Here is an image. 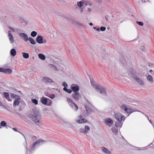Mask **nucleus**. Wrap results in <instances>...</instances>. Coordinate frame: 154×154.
Listing matches in <instances>:
<instances>
[{"label":"nucleus","mask_w":154,"mask_h":154,"mask_svg":"<svg viewBox=\"0 0 154 154\" xmlns=\"http://www.w3.org/2000/svg\"><path fill=\"white\" fill-rule=\"evenodd\" d=\"M28 116L37 125L40 126L41 125L40 115L38 112L32 109L28 112Z\"/></svg>","instance_id":"f257e3e1"},{"label":"nucleus","mask_w":154,"mask_h":154,"mask_svg":"<svg viewBox=\"0 0 154 154\" xmlns=\"http://www.w3.org/2000/svg\"><path fill=\"white\" fill-rule=\"evenodd\" d=\"M90 80L91 85L97 92H100L103 96H106L107 95L106 89L104 86L98 84H94L93 81L90 78Z\"/></svg>","instance_id":"f03ea898"},{"label":"nucleus","mask_w":154,"mask_h":154,"mask_svg":"<svg viewBox=\"0 0 154 154\" xmlns=\"http://www.w3.org/2000/svg\"><path fill=\"white\" fill-rule=\"evenodd\" d=\"M44 140H38L35 143H33L32 146H31L29 149H28V150L29 151H34L36 148L38 147L40 145L43 144Z\"/></svg>","instance_id":"7ed1b4c3"},{"label":"nucleus","mask_w":154,"mask_h":154,"mask_svg":"<svg viewBox=\"0 0 154 154\" xmlns=\"http://www.w3.org/2000/svg\"><path fill=\"white\" fill-rule=\"evenodd\" d=\"M87 115H85V116H87L88 115L90 114L91 112L94 111L93 106L92 104L89 102H88L85 105Z\"/></svg>","instance_id":"20e7f679"},{"label":"nucleus","mask_w":154,"mask_h":154,"mask_svg":"<svg viewBox=\"0 0 154 154\" xmlns=\"http://www.w3.org/2000/svg\"><path fill=\"white\" fill-rule=\"evenodd\" d=\"M67 101L69 106L74 110L76 111L78 109L77 105L73 102L72 100L68 97H67Z\"/></svg>","instance_id":"39448f33"},{"label":"nucleus","mask_w":154,"mask_h":154,"mask_svg":"<svg viewBox=\"0 0 154 154\" xmlns=\"http://www.w3.org/2000/svg\"><path fill=\"white\" fill-rule=\"evenodd\" d=\"M121 109L127 113L128 114V116L131 113L135 111L134 109H131L130 107L127 106L125 105H122L120 106Z\"/></svg>","instance_id":"423d86ee"},{"label":"nucleus","mask_w":154,"mask_h":154,"mask_svg":"<svg viewBox=\"0 0 154 154\" xmlns=\"http://www.w3.org/2000/svg\"><path fill=\"white\" fill-rule=\"evenodd\" d=\"M40 101L43 104L47 106H50L51 104V100L45 97H42Z\"/></svg>","instance_id":"0eeeda50"},{"label":"nucleus","mask_w":154,"mask_h":154,"mask_svg":"<svg viewBox=\"0 0 154 154\" xmlns=\"http://www.w3.org/2000/svg\"><path fill=\"white\" fill-rule=\"evenodd\" d=\"M90 127L87 125H85L84 128H80L79 129V131L81 133L85 134H87L90 130Z\"/></svg>","instance_id":"6e6552de"},{"label":"nucleus","mask_w":154,"mask_h":154,"mask_svg":"<svg viewBox=\"0 0 154 154\" xmlns=\"http://www.w3.org/2000/svg\"><path fill=\"white\" fill-rule=\"evenodd\" d=\"M115 116L117 120L124 121L125 119V116L119 112L116 114Z\"/></svg>","instance_id":"1a4fd4ad"},{"label":"nucleus","mask_w":154,"mask_h":154,"mask_svg":"<svg viewBox=\"0 0 154 154\" xmlns=\"http://www.w3.org/2000/svg\"><path fill=\"white\" fill-rule=\"evenodd\" d=\"M71 90L74 92H78L79 90V86L77 84H72L71 86Z\"/></svg>","instance_id":"9d476101"},{"label":"nucleus","mask_w":154,"mask_h":154,"mask_svg":"<svg viewBox=\"0 0 154 154\" xmlns=\"http://www.w3.org/2000/svg\"><path fill=\"white\" fill-rule=\"evenodd\" d=\"M104 123L109 127L112 126L113 124V121L109 118L104 120Z\"/></svg>","instance_id":"9b49d317"},{"label":"nucleus","mask_w":154,"mask_h":154,"mask_svg":"<svg viewBox=\"0 0 154 154\" xmlns=\"http://www.w3.org/2000/svg\"><path fill=\"white\" fill-rule=\"evenodd\" d=\"M72 97L75 100H78L81 97V95L78 92H74L72 94Z\"/></svg>","instance_id":"f8f14e48"},{"label":"nucleus","mask_w":154,"mask_h":154,"mask_svg":"<svg viewBox=\"0 0 154 154\" xmlns=\"http://www.w3.org/2000/svg\"><path fill=\"white\" fill-rule=\"evenodd\" d=\"M79 119L76 120V121L79 123H82L84 122H87L88 121L87 119H85L81 115L79 116Z\"/></svg>","instance_id":"ddd939ff"},{"label":"nucleus","mask_w":154,"mask_h":154,"mask_svg":"<svg viewBox=\"0 0 154 154\" xmlns=\"http://www.w3.org/2000/svg\"><path fill=\"white\" fill-rule=\"evenodd\" d=\"M0 72L6 74H10L12 72V70L10 68L4 69L0 68Z\"/></svg>","instance_id":"4468645a"},{"label":"nucleus","mask_w":154,"mask_h":154,"mask_svg":"<svg viewBox=\"0 0 154 154\" xmlns=\"http://www.w3.org/2000/svg\"><path fill=\"white\" fill-rule=\"evenodd\" d=\"M43 80L44 82L46 83H52L53 82V81L51 79L46 77H44L43 78Z\"/></svg>","instance_id":"2eb2a0df"},{"label":"nucleus","mask_w":154,"mask_h":154,"mask_svg":"<svg viewBox=\"0 0 154 154\" xmlns=\"http://www.w3.org/2000/svg\"><path fill=\"white\" fill-rule=\"evenodd\" d=\"M20 38H28L27 35L24 33H20L19 34ZM29 38H32L31 37H29Z\"/></svg>","instance_id":"dca6fc26"},{"label":"nucleus","mask_w":154,"mask_h":154,"mask_svg":"<svg viewBox=\"0 0 154 154\" xmlns=\"http://www.w3.org/2000/svg\"><path fill=\"white\" fill-rule=\"evenodd\" d=\"M101 149L106 154H111V152L109 150L105 147H101Z\"/></svg>","instance_id":"f3484780"},{"label":"nucleus","mask_w":154,"mask_h":154,"mask_svg":"<svg viewBox=\"0 0 154 154\" xmlns=\"http://www.w3.org/2000/svg\"><path fill=\"white\" fill-rule=\"evenodd\" d=\"M134 79H135L140 85H143L144 84L143 81L138 78L134 77Z\"/></svg>","instance_id":"a211bd4d"},{"label":"nucleus","mask_w":154,"mask_h":154,"mask_svg":"<svg viewBox=\"0 0 154 154\" xmlns=\"http://www.w3.org/2000/svg\"><path fill=\"white\" fill-rule=\"evenodd\" d=\"M4 95L5 98L7 99L8 101H11V100L10 98L9 95L8 93L7 92H4Z\"/></svg>","instance_id":"6ab92c4d"},{"label":"nucleus","mask_w":154,"mask_h":154,"mask_svg":"<svg viewBox=\"0 0 154 154\" xmlns=\"http://www.w3.org/2000/svg\"><path fill=\"white\" fill-rule=\"evenodd\" d=\"M36 41L39 44H42L43 43H45L47 42L46 39H36Z\"/></svg>","instance_id":"aec40b11"},{"label":"nucleus","mask_w":154,"mask_h":154,"mask_svg":"<svg viewBox=\"0 0 154 154\" xmlns=\"http://www.w3.org/2000/svg\"><path fill=\"white\" fill-rule=\"evenodd\" d=\"M122 121H120V120H117V121L115 123V126L117 127H121L122 125Z\"/></svg>","instance_id":"412c9836"},{"label":"nucleus","mask_w":154,"mask_h":154,"mask_svg":"<svg viewBox=\"0 0 154 154\" xmlns=\"http://www.w3.org/2000/svg\"><path fill=\"white\" fill-rule=\"evenodd\" d=\"M10 43L13 45H15L17 44V42L14 39H9Z\"/></svg>","instance_id":"4be33fe9"},{"label":"nucleus","mask_w":154,"mask_h":154,"mask_svg":"<svg viewBox=\"0 0 154 154\" xmlns=\"http://www.w3.org/2000/svg\"><path fill=\"white\" fill-rule=\"evenodd\" d=\"M10 54L13 56H15L16 54V51L14 48L11 49L10 51Z\"/></svg>","instance_id":"5701e85b"},{"label":"nucleus","mask_w":154,"mask_h":154,"mask_svg":"<svg viewBox=\"0 0 154 154\" xmlns=\"http://www.w3.org/2000/svg\"><path fill=\"white\" fill-rule=\"evenodd\" d=\"M25 42H27L28 40H29L30 42L32 45H35L36 42L34 39H24Z\"/></svg>","instance_id":"b1692460"},{"label":"nucleus","mask_w":154,"mask_h":154,"mask_svg":"<svg viewBox=\"0 0 154 154\" xmlns=\"http://www.w3.org/2000/svg\"><path fill=\"white\" fill-rule=\"evenodd\" d=\"M38 57L42 60H44L45 59V56L43 54L41 53L38 54Z\"/></svg>","instance_id":"393cba45"},{"label":"nucleus","mask_w":154,"mask_h":154,"mask_svg":"<svg viewBox=\"0 0 154 154\" xmlns=\"http://www.w3.org/2000/svg\"><path fill=\"white\" fill-rule=\"evenodd\" d=\"M23 56L24 58L27 59L29 57V55L28 53L25 52H22Z\"/></svg>","instance_id":"a878e982"},{"label":"nucleus","mask_w":154,"mask_h":154,"mask_svg":"<svg viewBox=\"0 0 154 154\" xmlns=\"http://www.w3.org/2000/svg\"><path fill=\"white\" fill-rule=\"evenodd\" d=\"M147 79L150 82L152 83L153 80L151 75H149L147 77Z\"/></svg>","instance_id":"bb28decb"},{"label":"nucleus","mask_w":154,"mask_h":154,"mask_svg":"<svg viewBox=\"0 0 154 154\" xmlns=\"http://www.w3.org/2000/svg\"><path fill=\"white\" fill-rule=\"evenodd\" d=\"M63 90L65 91L69 94H71L72 92V90L70 89H68L66 88H63Z\"/></svg>","instance_id":"cd10ccee"},{"label":"nucleus","mask_w":154,"mask_h":154,"mask_svg":"<svg viewBox=\"0 0 154 154\" xmlns=\"http://www.w3.org/2000/svg\"><path fill=\"white\" fill-rule=\"evenodd\" d=\"M111 130L112 132L115 134L118 133V129L112 127L111 128Z\"/></svg>","instance_id":"c85d7f7f"},{"label":"nucleus","mask_w":154,"mask_h":154,"mask_svg":"<svg viewBox=\"0 0 154 154\" xmlns=\"http://www.w3.org/2000/svg\"><path fill=\"white\" fill-rule=\"evenodd\" d=\"M20 103V102L17 100H15L13 103V106H16L18 105Z\"/></svg>","instance_id":"c756f323"},{"label":"nucleus","mask_w":154,"mask_h":154,"mask_svg":"<svg viewBox=\"0 0 154 154\" xmlns=\"http://www.w3.org/2000/svg\"><path fill=\"white\" fill-rule=\"evenodd\" d=\"M37 35V33L35 31H32L31 33V35L33 37H35Z\"/></svg>","instance_id":"7c9ffc66"},{"label":"nucleus","mask_w":154,"mask_h":154,"mask_svg":"<svg viewBox=\"0 0 154 154\" xmlns=\"http://www.w3.org/2000/svg\"><path fill=\"white\" fill-rule=\"evenodd\" d=\"M77 5L79 7H81L83 5V2L82 1L78 2L77 3Z\"/></svg>","instance_id":"2f4dec72"},{"label":"nucleus","mask_w":154,"mask_h":154,"mask_svg":"<svg viewBox=\"0 0 154 154\" xmlns=\"http://www.w3.org/2000/svg\"><path fill=\"white\" fill-rule=\"evenodd\" d=\"M0 124L1 126H2L3 127H5L7 123L5 121H2L1 122Z\"/></svg>","instance_id":"473e14b6"},{"label":"nucleus","mask_w":154,"mask_h":154,"mask_svg":"<svg viewBox=\"0 0 154 154\" xmlns=\"http://www.w3.org/2000/svg\"><path fill=\"white\" fill-rule=\"evenodd\" d=\"M32 102L34 103L35 105H37L38 104V101L35 99H32Z\"/></svg>","instance_id":"72a5a7b5"},{"label":"nucleus","mask_w":154,"mask_h":154,"mask_svg":"<svg viewBox=\"0 0 154 154\" xmlns=\"http://www.w3.org/2000/svg\"><path fill=\"white\" fill-rule=\"evenodd\" d=\"M49 66L51 68H54V70L55 71H57V68L56 66L52 64H50L49 65Z\"/></svg>","instance_id":"f704fd0d"},{"label":"nucleus","mask_w":154,"mask_h":154,"mask_svg":"<svg viewBox=\"0 0 154 154\" xmlns=\"http://www.w3.org/2000/svg\"><path fill=\"white\" fill-rule=\"evenodd\" d=\"M49 38V37H45L41 35H38L35 38Z\"/></svg>","instance_id":"c9c22d12"},{"label":"nucleus","mask_w":154,"mask_h":154,"mask_svg":"<svg viewBox=\"0 0 154 154\" xmlns=\"http://www.w3.org/2000/svg\"><path fill=\"white\" fill-rule=\"evenodd\" d=\"M8 37L9 38H13V36L11 34V31H8Z\"/></svg>","instance_id":"e433bc0d"},{"label":"nucleus","mask_w":154,"mask_h":154,"mask_svg":"<svg viewBox=\"0 0 154 154\" xmlns=\"http://www.w3.org/2000/svg\"><path fill=\"white\" fill-rule=\"evenodd\" d=\"M19 21L21 23H23L25 22V20L23 18L20 17L19 18Z\"/></svg>","instance_id":"4c0bfd02"},{"label":"nucleus","mask_w":154,"mask_h":154,"mask_svg":"<svg viewBox=\"0 0 154 154\" xmlns=\"http://www.w3.org/2000/svg\"><path fill=\"white\" fill-rule=\"evenodd\" d=\"M62 85L63 86H64V88H67L68 87V85L65 82H64L62 83Z\"/></svg>","instance_id":"58836bf2"},{"label":"nucleus","mask_w":154,"mask_h":154,"mask_svg":"<svg viewBox=\"0 0 154 154\" xmlns=\"http://www.w3.org/2000/svg\"><path fill=\"white\" fill-rule=\"evenodd\" d=\"M48 36H50V37L51 38H54V34L52 33H49L48 34Z\"/></svg>","instance_id":"ea45409f"},{"label":"nucleus","mask_w":154,"mask_h":154,"mask_svg":"<svg viewBox=\"0 0 154 154\" xmlns=\"http://www.w3.org/2000/svg\"><path fill=\"white\" fill-rule=\"evenodd\" d=\"M100 30L102 31H103L106 30V27L103 26H101L100 28Z\"/></svg>","instance_id":"a19ab883"},{"label":"nucleus","mask_w":154,"mask_h":154,"mask_svg":"<svg viewBox=\"0 0 154 154\" xmlns=\"http://www.w3.org/2000/svg\"><path fill=\"white\" fill-rule=\"evenodd\" d=\"M54 94H50L49 96H48L49 97V98L51 99H53L54 98Z\"/></svg>","instance_id":"79ce46f5"},{"label":"nucleus","mask_w":154,"mask_h":154,"mask_svg":"<svg viewBox=\"0 0 154 154\" xmlns=\"http://www.w3.org/2000/svg\"><path fill=\"white\" fill-rule=\"evenodd\" d=\"M137 24L139 25L142 26L143 25V23L142 22H138L137 21Z\"/></svg>","instance_id":"37998d69"},{"label":"nucleus","mask_w":154,"mask_h":154,"mask_svg":"<svg viewBox=\"0 0 154 154\" xmlns=\"http://www.w3.org/2000/svg\"><path fill=\"white\" fill-rule=\"evenodd\" d=\"M11 97L13 98H15L17 96V95H16V94H11Z\"/></svg>","instance_id":"c03bdc74"},{"label":"nucleus","mask_w":154,"mask_h":154,"mask_svg":"<svg viewBox=\"0 0 154 154\" xmlns=\"http://www.w3.org/2000/svg\"><path fill=\"white\" fill-rule=\"evenodd\" d=\"M140 49L143 51H145V49L144 46H141L140 48Z\"/></svg>","instance_id":"a18cd8bd"},{"label":"nucleus","mask_w":154,"mask_h":154,"mask_svg":"<svg viewBox=\"0 0 154 154\" xmlns=\"http://www.w3.org/2000/svg\"><path fill=\"white\" fill-rule=\"evenodd\" d=\"M16 97V100H20V96L17 95Z\"/></svg>","instance_id":"49530a36"},{"label":"nucleus","mask_w":154,"mask_h":154,"mask_svg":"<svg viewBox=\"0 0 154 154\" xmlns=\"http://www.w3.org/2000/svg\"><path fill=\"white\" fill-rule=\"evenodd\" d=\"M9 28L11 29L12 31L14 32L15 31V29L13 28H11V27H9Z\"/></svg>","instance_id":"de8ad7c7"},{"label":"nucleus","mask_w":154,"mask_h":154,"mask_svg":"<svg viewBox=\"0 0 154 154\" xmlns=\"http://www.w3.org/2000/svg\"><path fill=\"white\" fill-rule=\"evenodd\" d=\"M149 146H150L151 147H154L153 144H152V143L150 144Z\"/></svg>","instance_id":"09e8293b"},{"label":"nucleus","mask_w":154,"mask_h":154,"mask_svg":"<svg viewBox=\"0 0 154 154\" xmlns=\"http://www.w3.org/2000/svg\"><path fill=\"white\" fill-rule=\"evenodd\" d=\"M12 129L14 131L17 132L18 131L16 128H13Z\"/></svg>","instance_id":"8fccbe9b"},{"label":"nucleus","mask_w":154,"mask_h":154,"mask_svg":"<svg viewBox=\"0 0 154 154\" xmlns=\"http://www.w3.org/2000/svg\"><path fill=\"white\" fill-rule=\"evenodd\" d=\"M88 11L89 12H91V9L90 8H88Z\"/></svg>","instance_id":"3c124183"},{"label":"nucleus","mask_w":154,"mask_h":154,"mask_svg":"<svg viewBox=\"0 0 154 154\" xmlns=\"http://www.w3.org/2000/svg\"><path fill=\"white\" fill-rule=\"evenodd\" d=\"M0 106H3L2 103L1 101H0Z\"/></svg>","instance_id":"603ef678"},{"label":"nucleus","mask_w":154,"mask_h":154,"mask_svg":"<svg viewBox=\"0 0 154 154\" xmlns=\"http://www.w3.org/2000/svg\"><path fill=\"white\" fill-rule=\"evenodd\" d=\"M100 29L99 28H97L96 29V30L97 31L99 32Z\"/></svg>","instance_id":"864d4df0"},{"label":"nucleus","mask_w":154,"mask_h":154,"mask_svg":"<svg viewBox=\"0 0 154 154\" xmlns=\"http://www.w3.org/2000/svg\"><path fill=\"white\" fill-rule=\"evenodd\" d=\"M105 19H106V21H107L108 20V18L106 17V16H105Z\"/></svg>","instance_id":"5fc2aeb1"},{"label":"nucleus","mask_w":154,"mask_h":154,"mask_svg":"<svg viewBox=\"0 0 154 154\" xmlns=\"http://www.w3.org/2000/svg\"><path fill=\"white\" fill-rule=\"evenodd\" d=\"M149 121L152 125V122L151 121V120H149Z\"/></svg>","instance_id":"6e6d98bb"},{"label":"nucleus","mask_w":154,"mask_h":154,"mask_svg":"<svg viewBox=\"0 0 154 154\" xmlns=\"http://www.w3.org/2000/svg\"><path fill=\"white\" fill-rule=\"evenodd\" d=\"M89 25H90V26H91L93 25V23H90V24H89Z\"/></svg>","instance_id":"4d7b16f0"},{"label":"nucleus","mask_w":154,"mask_h":154,"mask_svg":"<svg viewBox=\"0 0 154 154\" xmlns=\"http://www.w3.org/2000/svg\"><path fill=\"white\" fill-rule=\"evenodd\" d=\"M152 70H151V69L150 70H149V72H152Z\"/></svg>","instance_id":"13d9d810"},{"label":"nucleus","mask_w":154,"mask_h":154,"mask_svg":"<svg viewBox=\"0 0 154 154\" xmlns=\"http://www.w3.org/2000/svg\"><path fill=\"white\" fill-rule=\"evenodd\" d=\"M93 28L94 29H97L96 27H94Z\"/></svg>","instance_id":"bf43d9fd"},{"label":"nucleus","mask_w":154,"mask_h":154,"mask_svg":"<svg viewBox=\"0 0 154 154\" xmlns=\"http://www.w3.org/2000/svg\"><path fill=\"white\" fill-rule=\"evenodd\" d=\"M26 153H27V154H28V150H27H27H26Z\"/></svg>","instance_id":"052dcab7"},{"label":"nucleus","mask_w":154,"mask_h":154,"mask_svg":"<svg viewBox=\"0 0 154 154\" xmlns=\"http://www.w3.org/2000/svg\"><path fill=\"white\" fill-rule=\"evenodd\" d=\"M83 11V10H81V11Z\"/></svg>","instance_id":"680f3d73"}]
</instances>
